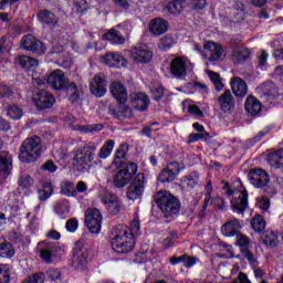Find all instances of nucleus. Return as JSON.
Returning <instances> with one entry per match:
<instances>
[{
    "label": "nucleus",
    "instance_id": "473e14b6",
    "mask_svg": "<svg viewBox=\"0 0 283 283\" xmlns=\"http://www.w3.org/2000/svg\"><path fill=\"white\" fill-rule=\"evenodd\" d=\"M251 56V51L247 48H235L232 51V61L233 63H243V61H247Z\"/></svg>",
    "mask_w": 283,
    "mask_h": 283
},
{
    "label": "nucleus",
    "instance_id": "052dcab7",
    "mask_svg": "<svg viewBox=\"0 0 283 283\" xmlns=\"http://www.w3.org/2000/svg\"><path fill=\"white\" fill-rule=\"evenodd\" d=\"M46 275L52 281L61 280V271H59L56 269L48 270L46 271Z\"/></svg>",
    "mask_w": 283,
    "mask_h": 283
},
{
    "label": "nucleus",
    "instance_id": "bf43d9fd",
    "mask_svg": "<svg viewBox=\"0 0 283 283\" xmlns=\"http://www.w3.org/2000/svg\"><path fill=\"white\" fill-rule=\"evenodd\" d=\"M259 66L264 67L269 61V53L265 50L260 51L258 55Z\"/></svg>",
    "mask_w": 283,
    "mask_h": 283
},
{
    "label": "nucleus",
    "instance_id": "e2e57ef3",
    "mask_svg": "<svg viewBox=\"0 0 283 283\" xmlns=\"http://www.w3.org/2000/svg\"><path fill=\"white\" fill-rule=\"evenodd\" d=\"M188 112L189 114H191L192 116H197L198 118H202V116H205V113H202V111H200L197 105H190L188 107Z\"/></svg>",
    "mask_w": 283,
    "mask_h": 283
},
{
    "label": "nucleus",
    "instance_id": "6e6d98bb",
    "mask_svg": "<svg viewBox=\"0 0 283 283\" xmlns=\"http://www.w3.org/2000/svg\"><path fill=\"white\" fill-rule=\"evenodd\" d=\"M237 244L242 249H249V245L251 244V240H249V237L244 234H237Z\"/></svg>",
    "mask_w": 283,
    "mask_h": 283
},
{
    "label": "nucleus",
    "instance_id": "9b49d317",
    "mask_svg": "<svg viewBox=\"0 0 283 283\" xmlns=\"http://www.w3.org/2000/svg\"><path fill=\"white\" fill-rule=\"evenodd\" d=\"M21 48L22 50H27V52H32L33 54H38V56H41L45 54V45H43V42L36 40L34 35L29 34L24 35L21 40Z\"/></svg>",
    "mask_w": 283,
    "mask_h": 283
},
{
    "label": "nucleus",
    "instance_id": "3c124183",
    "mask_svg": "<svg viewBox=\"0 0 283 283\" xmlns=\"http://www.w3.org/2000/svg\"><path fill=\"white\" fill-rule=\"evenodd\" d=\"M0 283H10V266L0 264Z\"/></svg>",
    "mask_w": 283,
    "mask_h": 283
},
{
    "label": "nucleus",
    "instance_id": "e433bc0d",
    "mask_svg": "<svg viewBox=\"0 0 283 283\" xmlns=\"http://www.w3.org/2000/svg\"><path fill=\"white\" fill-rule=\"evenodd\" d=\"M19 63L21 67L29 71L36 70V67H39V60L27 55H21L19 57Z\"/></svg>",
    "mask_w": 283,
    "mask_h": 283
},
{
    "label": "nucleus",
    "instance_id": "5fc2aeb1",
    "mask_svg": "<svg viewBox=\"0 0 283 283\" xmlns=\"http://www.w3.org/2000/svg\"><path fill=\"white\" fill-rule=\"evenodd\" d=\"M45 282V274L36 273L22 281V283H43Z\"/></svg>",
    "mask_w": 283,
    "mask_h": 283
},
{
    "label": "nucleus",
    "instance_id": "69168bd1",
    "mask_svg": "<svg viewBox=\"0 0 283 283\" xmlns=\"http://www.w3.org/2000/svg\"><path fill=\"white\" fill-rule=\"evenodd\" d=\"M241 253L245 258V260H248V262H250V264H254L255 256H253V253H251V251H249V248L241 249Z\"/></svg>",
    "mask_w": 283,
    "mask_h": 283
},
{
    "label": "nucleus",
    "instance_id": "ea45409f",
    "mask_svg": "<svg viewBox=\"0 0 283 283\" xmlns=\"http://www.w3.org/2000/svg\"><path fill=\"white\" fill-rule=\"evenodd\" d=\"M207 74L212 85H214V90H217V92H222V90L224 88V83L222 82V77L220 76V73L208 71Z\"/></svg>",
    "mask_w": 283,
    "mask_h": 283
},
{
    "label": "nucleus",
    "instance_id": "393cba45",
    "mask_svg": "<svg viewBox=\"0 0 283 283\" xmlns=\"http://www.w3.org/2000/svg\"><path fill=\"white\" fill-rule=\"evenodd\" d=\"M240 229H242L240 220L232 219L221 227V233L222 235H226V238H233V235H238V233H240Z\"/></svg>",
    "mask_w": 283,
    "mask_h": 283
},
{
    "label": "nucleus",
    "instance_id": "4d7b16f0",
    "mask_svg": "<svg viewBox=\"0 0 283 283\" xmlns=\"http://www.w3.org/2000/svg\"><path fill=\"white\" fill-rule=\"evenodd\" d=\"M65 229L69 233H76V230L78 229V220L69 219L65 223Z\"/></svg>",
    "mask_w": 283,
    "mask_h": 283
},
{
    "label": "nucleus",
    "instance_id": "c9c22d12",
    "mask_svg": "<svg viewBox=\"0 0 283 283\" xmlns=\"http://www.w3.org/2000/svg\"><path fill=\"white\" fill-rule=\"evenodd\" d=\"M38 19L41 23H44L45 25H54L59 22L56 15H54L52 11L49 10H41L38 13Z\"/></svg>",
    "mask_w": 283,
    "mask_h": 283
},
{
    "label": "nucleus",
    "instance_id": "c85d7f7f",
    "mask_svg": "<svg viewBox=\"0 0 283 283\" xmlns=\"http://www.w3.org/2000/svg\"><path fill=\"white\" fill-rule=\"evenodd\" d=\"M66 96L71 103H76L83 96V87L71 82L66 85Z\"/></svg>",
    "mask_w": 283,
    "mask_h": 283
},
{
    "label": "nucleus",
    "instance_id": "a19ab883",
    "mask_svg": "<svg viewBox=\"0 0 283 283\" xmlns=\"http://www.w3.org/2000/svg\"><path fill=\"white\" fill-rule=\"evenodd\" d=\"M74 129L76 132H82V134H94V132H102L103 125L102 124L80 125V126H75Z\"/></svg>",
    "mask_w": 283,
    "mask_h": 283
},
{
    "label": "nucleus",
    "instance_id": "bb28decb",
    "mask_svg": "<svg viewBox=\"0 0 283 283\" xmlns=\"http://www.w3.org/2000/svg\"><path fill=\"white\" fill-rule=\"evenodd\" d=\"M132 104L135 109L145 112L149 107V97L145 93H134L132 95Z\"/></svg>",
    "mask_w": 283,
    "mask_h": 283
},
{
    "label": "nucleus",
    "instance_id": "f257e3e1",
    "mask_svg": "<svg viewBox=\"0 0 283 283\" xmlns=\"http://www.w3.org/2000/svg\"><path fill=\"white\" fill-rule=\"evenodd\" d=\"M140 235V221L134 219L130 228L116 226L111 231V247L115 253L125 254L134 251L135 238Z\"/></svg>",
    "mask_w": 283,
    "mask_h": 283
},
{
    "label": "nucleus",
    "instance_id": "49530a36",
    "mask_svg": "<svg viewBox=\"0 0 283 283\" xmlns=\"http://www.w3.org/2000/svg\"><path fill=\"white\" fill-rule=\"evenodd\" d=\"M54 211L59 216H65V213H70V201L69 200H60L54 206Z\"/></svg>",
    "mask_w": 283,
    "mask_h": 283
},
{
    "label": "nucleus",
    "instance_id": "dca6fc26",
    "mask_svg": "<svg viewBox=\"0 0 283 283\" xmlns=\"http://www.w3.org/2000/svg\"><path fill=\"white\" fill-rule=\"evenodd\" d=\"M180 174V164L178 161H172L166 166L158 175L159 182H171L176 180V176Z\"/></svg>",
    "mask_w": 283,
    "mask_h": 283
},
{
    "label": "nucleus",
    "instance_id": "39448f33",
    "mask_svg": "<svg viewBox=\"0 0 283 283\" xmlns=\"http://www.w3.org/2000/svg\"><path fill=\"white\" fill-rule=\"evenodd\" d=\"M155 202L166 218L176 216L180 211V201L167 190H160L155 195Z\"/></svg>",
    "mask_w": 283,
    "mask_h": 283
},
{
    "label": "nucleus",
    "instance_id": "8fccbe9b",
    "mask_svg": "<svg viewBox=\"0 0 283 283\" xmlns=\"http://www.w3.org/2000/svg\"><path fill=\"white\" fill-rule=\"evenodd\" d=\"M150 94L154 101H160L165 96V88L163 85L157 84L150 88Z\"/></svg>",
    "mask_w": 283,
    "mask_h": 283
},
{
    "label": "nucleus",
    "instance_id": "37998d69",
    "mask_svg": "<svg viewBox=\"0 0 283 283\" xmlns=\"http://www.w3.org/2000/svg\"><path fill=\"white\" fill-rule=\"evenodd\" d=\"M251 227L256 231V233H262L266 229V221L260 214H255L251 221Z\"/></svg>",
    "mask_w": 283,
    "mask_h": 283
},
{
    "label": "nucleus",
    "instance_id": "a211bd4d",
    "mask_svg": "<svg viewBox=\"0 0 283 283\" xmlns=\"http://www.w3.org/2000/svg\"><path fill=\"white\" fill-rule=\"evenodd\" d=\"M170 74L176 78H185L187 76V59L177 56L170 62Z\"/></svg>",
    "mask_w": 283,
    "mask_h": 283
},
{
    "label": "nucleus",
    "instance_id": "58836bf2",
    "mask_svg": "<svg viewBox=\"0 0 283 283\" xmlns=\"http://www.w3.org/2000/svg\"><path fill=\"white\" fill-rule=\"evenodd\" d=\"M61 193L67 198H75L77 196L76 187L74 182L64 181L61 185Z\"/></svg>",
    "mask_w": 283,
    "mask_h": 283
},
{
    "label": "nucleus",
    "instance_id": "f3484780",
    "mask_svg": "<svg viewBox=\"0 0 283 283\" xmlns=\"http://www.w3.org/2000/svg\"><path fill=\"white\" fill-rule=\"evenodd\" d=\"M46 83L52 90H63L67 85V77L63 71L57 69L49 74Z\"/></svg>",
    "mask_w": 283,
    "mask_h": 283
},
{
    "label": "nucleus",
    "instance_id": "a18cd8bd",
    "mask_svg": "<svg viewBox=\"0 0 283 283\" xmlns=\"http://www.w3.org/2000/svg\"><path fill=\"white\" fill-rule=\"evenodd\" d=\"M209 205H211V207H214L216 209H220V211H224V207H227V202L220 197H209L208 199H206L205 207Z\"/></svg>",
    "mask_w": 283,
    "mask_h": 283
},
{
    "label": "nucleus",
    "instance_id": "cd10ccee",
    "mask_svg": "<svg viewBox=\"0 0 283 283\" xmlns=\"http://www.w3.org/2000/svg\"><path fill=\"white\" fill-rule=\"evenodd\" d=\"M111 93L113 94L114 98H116V101L120 103V105H123L125 101H127V91L120 82L112 83Z\"/></svg>",
    "mask_w": 283,
    "mask_h": 283
},
{
    "label": "nucleus",
    "instance_id": "a878e982",
    "mask_svg": "<svg viewBox=\"0 0 283 283\" xmlns=\"http://www.w3.org/2000/svg\"><path fill=\"white\" fill-rule=\"evenodd\" d=\"M149 30L155 36H160V34H165L169 30V22L163 18H155L149 23Z\"/></svg>",
    "mask_w": 283,
    "mask_h": 283
},
{
    "label": "nucleus",
    "instance_id": "1a4fd4ad",
    "mask_svg": "<svg viewBox=\"0 0 283 283\" xmlns=\"http://www.w3.org/2000/svg\"><path fill=\"white\" fill-rule=\"evenodd\" d=\"M145 192V175L137 174L127 188L126 196L128 200H138Z\"/></svg>",
    "mask_w": 283,
    "mask_h": 283
},
{
    "label": "nucleus",
    "instance_id": "423d86ee",
    "mask_svg": "<svg viewBox=\"0 0 283 283\" xmlns=\"http://www.w3.org/2000/svg\"><path fill=\"white\" fill-rule=\"evenodd\" d=\"M90 260V245L87 239L82 237L73 248V264L75 269H85Z\"/></svg>",
    "mask_w": 283,
    "mask_h": 283
},
{
    "label": "nucleus",
    "instance_id": "5701e85b",
    "mask_svg": "<svg viewBox=\"0 0 283 283\" xmlns=\"http://www.w3.org/2000/svg\"><path fill=\"white\" fill-rule=\"evenodd\" d=\"M38 249L40 251L41 260L46 264H50L52 262V259L54 258V251H56V244L44 241L38 244Z\"/></svg>",
    "mask_w": 283,
    "mask_h": 283
},
{
    "label": "nucleus",
    "instance_id": "603ef678",
    "mask_svg": "<svg viewBox=\"0 0 283 283\" xmlns=\"http://www.w3.org/2000/svg\"><path fill=\"white\" fill-rule=\"evenodd\" d=\"M262 242L265 247H277V237L270 232L262 238Z\"/></svg>",
    "mask_w": 283,
    "mask_h": 283
},
{
    "label": "nucleus",
    "instance_id": "774afa93",
    "mask_svg": "<svg viewBox=\"0 0 283 283\" xmlns=\"http://www.w3.org/2000/svg\"><path fill=\"white\" fill-rule=\"evenodd\" d=\"M116 8H123L124 10L129 9V2L127 0H112Z\"/></svg>",
    "mask_w": 283,
    "mask_h": 283
},
{
    "label": "nucleus",
    "instance_id": "aec40b11",
    "mask_svg": "<svg viewBox=\"0 0 283 283\" xmlns=\"http://www.w3.org/2000/svg\"><path fill=\"white\" fill-rule=\"evenodd\" d=\"M91 94L101 98L107 94V82H105V77L102 75H95L90 85Z\"/></svg>",
    "mask_w": 283,
    "mask_h": 283
},
{
    "label": "nucleus",
    "instance_id": "0e129e2a",
    "mask_svg": "<svg viewBox=\"0 0 283 283\" xmlns=\"http://www.w3.org/2000/svg\"><path fill=\"white\" fill-rule=\"evenodd\" d=\"M182 264L186 269H191L196 264V258L184 254Z\"/></svg>",
    "mask_w": 283,
    "mask_h": 283
},
{
    "label": "nucleus",
    "instance_id": "4468645a",
    "mask_svg": "<svg viewBox=\"0 0 283 283\" xmlns=\"http://www.w3.org/2000/svg\"><path fill=\"white\" fill-rule=\"evenodd\" d=\"M101 200L112 216H116L123 209V202L112 192H105Z\"/></svg>",
    "mask_w": 283,
    "mask_h": 283
},
{
    "label": "nucleus",
    "instance_id": "4be33fe9",
    "mask_svg": "<svg viewBox=\"0 0 283 283\" xmlns=\"http://www.w3.org/2000/svg\"><path fill=\"white\" fill-rule=\"evenodd\" d=\"M12 171V156L8 151H0V182L10 176Z\"/></svg>",
    "mask_w": 283,
    "mask_h": 283
},
{
    "label": "nucleus",
    "instance_id": "0eeeda50",
    "mask_svg": "<svg viewBox=\"0 0 283 283\" xmlns=\"http://www.w3.org/2000/svg\"><path fill=\"white\" fill-rule=\"evenodd\" d=\"M138 171V165L136 163L128 164L125 168L119 169L113 177V182L118 189L127 187L136 172Z\"/></svg>",
    "mask_w": 283,
    "mask_h": 283
},
{
    "label": "nucleus",
    "instance_id": "4c0bfd02",
    "mask_svg": "<svg viewBox=\"0 0 283 283\" xmlns=\"http://www.w3.org/2000/svg\"><path fill=\"white\" fill-rule=\"evenodd\" d=\"M114 145L115 143L113 139L106 140L99 149L98 158H101L102 160H105V158H109V156H112V151H114Z\"/></svg>",
    "mask_w": 283,
    "mask_h": 283
},
{
    "label": "nucleus",
    "instance_id": "72a5a7b5",
    "mask_svg": "<svg viewBox=\"0 0 283 283\" xmlns=\"http://www.w3.org/2000/svg\"><path fill=\"white\" fill-rule=\"evenodd\" d=\"M268 163L274 169H282L283 168V149L271 153L268 156Z\"/></svg>",
    "mask_w": 283,
    "mask_h": 283
},
{
    "label": "nucleus",
    "instance_id": "c03bdc74",
    "mask_svg": "<svg viewBox=\"0 0 283 283\" xmlns=\"http://www.w3.org/2000/svg\"><path fill=\"white\" fill-rule=\"evenodd\" d=\"M14 247L10 242L0 243V258H14Z\"/></svg>",
    "mask_w": 283,
    "mask_h": 283
},
{
    "label": "nucleus",
    "instance_id": "7ed1b4c3",
    "mask_svg": "<svg viewBox=\"0 0 283 283\" xmlns=\"http://www.w3.org/2000/svg\"><path fill=\"white\" fill-rule=\"evenodd\" d=\"M97 147L96 144L88 143L77 149L73 159L74 169H76V171L85 174L92 169L93 165H98V163L95 161Z\"/></svg>",
    "mask_w": 283,
    "mask_h": 283
},
{
    "label": "nucleus",
    "instance_id": "338daca9",
    "mask_svg": "<svg viewBox=\"0 0 283 283\" xmlns=\"http://www.w3.org/2000/svg\"><path fill=\"white\" fill-rule=\"evenodd\" d=\"M206 6H208L207 0H192V8L195 10H205Z\"/></svg>",
    "mask_w": 283,
    "mask_h": 283
},
{
    "label": "nucleus",
    "instance_id": "f8f14e48",
    "mask_svg": "<svg viewBox=\"0 0 283 283\" xmlns=\"http://www.w3.org/2000/svg\"><path fill=\"white\" fill-rule=\"evenodd\" d=\"M224 54V49L222 44L214 41H206L203 44V56L207 61H220Z\"/></svg>",
    "mask_w": 283,
    "mask_h": 283
},
{
    "label": "nucleus",
    "instance_id": "20e7f679",
    "mask_svg": "<svg viewBox=\"0 0 283 283\" xmlns=\"http://www.w3.org/2000/svg\"><path fill=\"white\" fill-rule=\"evenodd\" d=\"M43 151V146L41 145V137L33 136L27 138L21 147L19 159L22 163H36L41 158V153Z\"/></svg>",
    "mask_w": 283,
    "mask_h": 283
},
{
    "label": "nucleus",
    "instance_id": "2f4dec72",
    "mask_svg": "<svg viewBox=\"0 0 283 283\" xmlns=\"http://www.w3.org/2000/svg\"><path fill=\"white\" fill-rule=\"evenodd\" d=\"M34 187V179L30 177V175H22L19 180L18 191L23 196H28L30 193V189Z\"/></svg>",
    "mask_w": 283,
    "mask_h": 283
},
{
    "label": "nucleus",
    "instance_id": "7c9ffc66",
    "mask_svg": "<svg viewBox=\"0 0 283 283\" xmlns=\"http://www.w3.org/2000/svg\"><path fill=\"white\" fill-rule=\"evenodd\" d=\"M245 111L251 116H258V114L262 112V103H260V101H258V98L254 96H249L245 99Z\"/></svg>",
    "mask_w": 283,
    "mask_h": 283
},
{
    "label": "nucleus",
    "instance_id": "f03ea898",
    "mask_svg": "<svg viewBox=\"0 0 283 283\" xmlns=\"http://www.w3.org/2000/svg\"><path fill=\"white\" fill-rule=\"evenodd\" d=\"M222 189L228 198L232 197L230 201L232 211L234 213H244L247 207H249V192H247L242 181H237L233 187L226 184Z\"/></svg>",
    "mask_w": 283,
    "mask_h": 283
},
{
    "label": "nucleus",
    "instance_id": "de8ad7c7",
    "mask_svg": "<svg viewBox=\"0 0 283 283\" xmlns=\"http://www.w3.org/2000/svg\"><path fill=\"white\" fill-rule=\"evenodd\" d=\"M52 184L50 182H45L43 185V189L38 191V196H39V200H48V198H50V196H52Z\"/></svg>",
    "mask_w": 283,
    "mask_h": 283
},
{
    "label": "nucleus",
    "instance_id": "c756f323",
    "mask_svg": "<svg viewBox=\"0 0 283 283\" xmlns=\"http://www.w3.org/2000/svg\"><path fill=\"white\" fill-rule=\"evenodd\" d=\"M104 41H109L112 45H123L125 43V36L120 33V31L116 29H111L107 33L103 35Z\"/></svg>",
    "mask_w": 283,
    "mask_h": 283
},
{
    "label": "nucleus",
    "instance_id": "f704fd0d",
    "mask_svg": "<svg viewBox=\"0 0 283 283\" xmlns=\"http://www.w3.org/2000/svg\"><path fill=\"white\" fill-rule=\"evenodd\" d=\"M176 45V38H174V35L171 34H166L164 36H161L158 41V49L161 52H168V50H171V48H174Z\"/></svg>",
    "mask_w": 283,
    "mask_h": 283
},
{
    "label": "nucleus",
    "instance_id": "680f3d73",
    "mask_svg": "<svg viewBox=\"0 0 283 283\" xmlns=\"http://www.w3.org/2000/svg\"><path fill=\"white\" fill-rule=\"evenodd\" d=\"M128 149L129 147L127 146V144L120 145V147L116 151V158H118L119 160L125 158V156H127Z\"/></svg>",
    "mask_w": 283,
    "mask_h": 283
},
{
    "label": "nucleus",
    "instance_id": "412c9836",
    "mask_svg": "<svg viewBox=\"0 0 283 283\" xmlns=\"http://www.w3.org/2000/svg\"><path fill=\"white\" fill-rule=\"evenodd\" d=\"M269 174H266L262 168L253 169L250 172V182L253 187H256V189L266 187L269 185Z\"/></svg>",
    "mask_w": 283,
    "mask_h": 283
},
{
    "label": "nucleus",
    "instance_id": "79ce46f5",
    "mask_svg": "<svg viewBox=\"0 0 283 283\" xmlns=\"http://www.w3.org/2000/svg\"><path fill=\"white\" fill-rule=\"evenodd\" d=\"M186 0H172L167 4V10L170 14H180L185 8Z\"/></svg>",
    "mask_w": 283,
    "mask_h": 283
},
{
    "label": "nucleus",
    "instance_id": "2eb2a0df",
    "mask_svg": "<svg viewBox=\"0 0 283 283\" xmlns=\"http://www.w3.org/2000/svg\"><path fill=\"white\" fill-rule=\"evenodd\" d=\"M217 103L223 114H233L235 109V97L231 91H226L218 98Z\"/></svg>",
    "mask_w": 283,
    "mask_h": 283
},
{
    "label": "nucleus",
    "instance_id": "ddd939ff",
    "mask_svg": "<svg viewBox=\"0 0 283 283\" xmlns=\"http://www.w3.org/2000/svg\"><path fill=\"white\" fill-rule=\"evenodd\" d=\"M133 63H149L154 59V53L149 51L147 45H137L129 51Z\"/></svg>",
    "mask_w": 283,
    "mask_h": 283
},
{
    "label": "nucleus",
    "instance_id": "09e8293b",
    "mask_svg": "<svg viewBox=\"0 0 283 283\" xmlns=\"http://www.w3.org/2000/svg\"><path fill=\"white\" fill-rule=\"evenodd\" d=\"M7 116H9V118H12V120H19V118L23 116V111L19 106L13 105L8 108Z\"/></svg>",
    "mask_w": 283,
    "mask_h": 283
},
{
    "label": "nucleus",
    "instance_id": "b1692460",
    "mask_svg": "<svg viewBox=\"0 0 283 283\" xmlns=\"http://www.w3.org/2000/svg\"><path fill=\"white\" fill-rule=\"evenodd\" d=\"M230 87L234 96L239 98H243V96H247V93L249 92V86L247 85V82H244V80L238 76H234L230 81Z\"/></svg>",
    "mask_w": 283,
    "mask_h": 283
},
{
    "label": "nucleus",
    "instance_id": "9d476101",
    "mask_svg": "<svg viewBox=\"0 0 283 283\" xmlns=\"http://www.w3.org/2000/svg\"><path fill=\"white\" fill-rule=\"evenodd\" d=\"M32 101L36 109L40 111L50 109L54 107V103H56L54 95L48 91H39L32 96Z\"/></svg>",
    "mask_w": 283,
    "mask_h": 283
},
{
    "label": "nucleus",
    "instance_id": "864d4df0",
    "mask_svg": "<svg viewBox=\"0 0 283 283\" xmlns=\"http://www.w3.org/2000/svg\"><path fill=\"white\" fill-rule=\"evenodd\" d=\"M256 207L262 211H269L271 208V200H269V197H260L256 199Z\"/></svg>",
    "mask_w": 283,
    "mask_h": 283
},
{
    "label": "nucleus",
    "instance_id": "6e6552de",
    "mask_svg": "<svg viewBox=\"0 0 283 283\" xmlns=\"http://www.w3.org/2000/svg\"><path fill=\"white\" fill-rule=\"evenodd\" d=\"M84 222L92 233H101V222H103V214L101 213V210L96 208L87 209Z\"/></svg>",
    "mask_w": 283,
    "mask_h": 283
},
{
    "label": "nucleus",
    "instance_id": "13d9d810",
    "mask_svg": "<svg viewBox=\"0 0 283 283\" xmlns=\"http://www.w3.org/2000/svg\"><path fill=\"white\" fill-rule=\"evenodd\" d=\"M12 96V88L8 85L0 84V98H10Z\"/></svg>",
    "mask_w": 283,
    "mask_h": 283
},
{
    "label": "nucleus",
    "instance_id": "6ab92c4d",
    "mask_svg": "<svg viewBox=\"0 0 283 283\" xmlns=\"http://www.w3.org/2000/svg\"><path fill=\"white\" fill-rule=\"evenodd\" d=\"M102 63L108 65V67H127V59L120 53H107L101 56Z\"/></svg>",
    "mask_w": 283,
    "mask_h": 283
}]
</instances>
